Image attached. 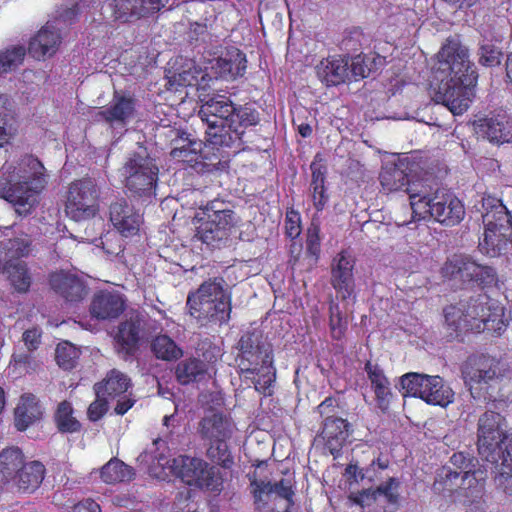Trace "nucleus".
Wrapping results in <instances>:
<instances>
[{
  "label": "nucleus",
  "mask_w": 512,
  "mask_h": 512,
  "mask_svg": "<svg viewBox=\"0 0 512 512\" xmlns=\"http://www.w3.org/2000/svg\"><path fill=\"white\" fill-rule=\"evenodd\" d=\"M478 74L469 60L468 48L457 40H449L438 53L433 100L447 107L453 115H461L474 96Z\"/></svg>",
  "instance_id": "f257e3e1"
},
{
  "label": "nucleus",
  "mask_w": 512,
  "mask_h": 512,
  "mask_svg": "<svg viewBox=\"0 0 512 512\" xmlns=\"http://www.w3.org/2000/svg\"><path fill=\"white\" fill-rule=\"evenodd\" d=\"M47 184L43 164L32 155L23 156L18 166L5 164L0 176V197L9 202L20 216L32 213L38 195Z\"/></svg>",
  "instance_id": "f03ea898"
},
{
  "label": "nucleus",
  "mask_w": 512,
  "mask_h": 512,
  "mask_svg": "<svg viewBox=\"0 0 512 512\" xmlns=\"http://www.w3.org/2000/svg\"><path fill=\"white\" fill-rule=\"evenodd\" d=\"M224 284L223 278H213L189 292L187 312L200 326L210 323L222 325L230 320L231 296L224 289Z\"/></svg>",
  "instance_id": "7ed1b4c3"
},
{
  "label": "nucleus",
  "mask_w": 512,
  "mask_h": 512,
  "mask_svg": "<svg viewBox=\"0 0 512 512\" xmlns=\"http://www.w3.org/2000/svg\"><path fill=\"white\" fill-rule=\"evenodd\" d=\"M464 383L474 399L495 402L493 391L510 375V368L500 358L488 354L470 355L461 365Z\"/></svg>",
  "instance_id": "20e7f679"
},
{
  "label": "nucleus",
  "mask_w": 512,
  "mask_h": 512,
  "mask_svg": "<svg viewBox=\"0 0 512 512\" xmlns=\"http://www.w3.org/2000/svg\"><path fill=\"white\" fill-rule=\"evenodd\" d=\"M152 150V145L137 142L120 170L125 187L133 196L150 199L156 195L159 167Z\"/></svg>",
  "instance_id": "39448f33"
},
{
  "label": "nucleus",
  "mask_w": 512,
  "mask_h": 512,
  "mask_svg": "<svg viewBox=\"0 0 512 512\" xmlns=\"http://www.w3.org/2000/svg\"><path fill=\"white\" fill-rule=\"evenodd\" d=\"M484 237L480 246L491 257L506 254L512 247V217L506 206L492 195L481 200Z\"/></svg>",
  "instance_id": "423d86ee"
},
{
  "label": "nucleus",
  "mask_w": 512,
  "mask_h": 512,
  "mask_svg": "<svg viewBox=\"0 0 512 512\" xmlns=\"http://www.w3.org/2000/svg\"><path fill=\"white\" fill-rule=\"evenodd\" d=\"M512 434L507 432V421L491 409L479 416L477 423V450L486 464L497 463L503 455H510Z\"/></svg>",
  "instance_id": "0eeeda50"
},
{
  "label": "nucleus",
  "mask_w": 512,
  "mask_h": 512,
  "mask_svg": "<svg viewBox=\"0 0 512 512\" xmlns=\"http://www.w3.org/2000/svg\"><path fill=\"white\" fill-rule=\"evenodd\" d=\"M203 102L198 116L207 124L206 134L214 145L228 146L227 129L234 103L226 96L214 95Z\"/></svg>",
  "instance_id": "6e6552de"
},
{
  "label": "nucleus",
  "mask_w": 512,
  "mask_h": 512,
  "mask_svg": "<svg viewBox=\"0 0 512 512\" xmlns=\"http://www.w3.org/2000/svg\"><path fill=\"white\" fill-rule=\"evenodd\" d=\"M151 320L146 313L131 311L118 325L115 336V350L124 360L133 357L139 350L142 341L151 334Z\"/></svg>",
  "instance_id": "1a4fd4ad"
},
{
  "label": "nucleus",
  "mask_w": 512,
  "mask_h": 512,
  "mask_svg": "<svg viewBox=\"0 0 512 512\" xmlns=\"http://www.w3.org/2000/svg\"><path fill=\"white\" fill-rule=\"evenodd\" d=\"M98 198L99 189L95 180H77L70 185L65 212L76 222L89 220L96 214Z\"/></svg>",
  "instance_id": "9d476101"
},
{
  "label": "nucleus",
  "mask_w": 512,
  "mask_h": 512,
  "mask_svg": "<svg viewBox=\"0 0 512 512\" xmlns=\"http://www.w3.org/2000/svg\"><path fill=\"white\" fill-rule=\"evenodd\" d=\"M239 354L236 358L241 375L254 374L260 364H272V349L263 338L261 331L253 330L243 334L238 341Z\"/></svg>",
  "instance_id": "9b49d317"
},
{
  "label": "nucleus",
  "mask_w": 512,
  "mask_h": 512,
  "mask_svg": "<svg viewBox=\"0 0 512 512\" xmlns=\"http://www.w3.org/2000/svg\"><path fill=\"white\" fill-rule=\"evenodd\" d=\"M426 214L418 219L433 218L436 222L446 227L458 225L465 217V207L461 200L449 190L442 188L426 207Z\"/></svg>",
  "instance_id": "f8f14e48"
},
{
  "label": "nucleus",
  "mask_w": 512,
  "mask_h": 512,
  "mask_svg": "<svg viewBox=\"0 0 512 512\" xmlns=\"http://www.w3.org/2000/svg\"><path fill=\"white\" fill-rule=\"evenodd\" d=\"M354 258L347 252L339 253L331 265V285L336 291V297L345 302V309L356 301Z\"/></svg>",
  "instance_id": "ddd939ff"
},
{
  "label": "nucleus",
  "mask_w": 512,
  "mask_h": 512,
  "mask_svg": "<svg viewBox=\"0 0 512 512\" xmlns=\"http://www.w3.org/2000/svg\"><path fill=\"white\" fill-rule=\"evenodd\" d=\"M168 0H112L109 8L115 21L133 23L165 7Z\"/></svg>",
  "instance_id": "4468645a"
},
{
  "label": "nucleus",
  "mask_w": 512,
  "mask_h": 512,
  "mask_svg": "<svg viewBox=\"0 0 512 512\" xmlns=\"http://www.w3.org/2000/svg\"><path fill=\"white\" fill-rule=\"evenodd\" d=\"M441 189L442 187L431 175L409 178L405 192L409 195L413 214L418 218L426 214L428 211L426 207Z\"/></svg>",
  "instance_id": "2eb2a0df"
},
{
  "label": "nucleus",
  "mask_w": 512,
  "mask_h": 512,
  "mask_svg": "<svg viewBox=\"0 0 512 512\" xmlns=\"http://www.w3.org/2000/svg\"><path fill=\"white\" fill-rule=\"evenodd\" d=\"M136 102L133 96L115 91L109 105L97 111L94 118L96 121L108 123L111 127L125 126L135 116Z\"/></svg>",
  "instance_id": "dca6fc26"
},
{
  "label": "nucleus",
  "mask_w": 512,
  "mask_h": 512,
  "mask_svg": "<svg viewBox=\"0 0 512 512\" xmlns=\"http://www.w3.org/2000/svg\"><path fill=\"white\" fill-rule=\"evenodd\" d=\"M171 472L190 486H208L209 480L212 478L205 461L185 455L172 459Z\"/></svg>",
  "instance_id": "f3484780"
},
{
  "label": "nucleus",
  "mask_w": 512,
  "mask_h": 512,
  "mask_svg": "<svg viewBox=\"0 0 512 512\" xmlns=\"http://www.w3.org/2000/svg\"><path fill=\"white\" fill-rule=\"evenodd\" d=\"M195 220H197L198 225H196L194 238L211 248L225 246L229 241L232 231L237 226V224H224L223 221L203 219L199 216H196Z\"/></svg>",
  "instance_id": "a211bd4d"
},
{
  "label": "nucleus",
  "mask_w": 512,
  "mask_h": 512,
  "mask_svg": "<svg viewBox=\"0 0 512 512\" xmlns=\"http://www.w3.org/2000/svg\"><path fill=\"white\" fill-rule=\"evenodd\" d=\"M260 122V113L250 103L244 105L234 104V112L230 117L229 126L227 129L228 146L231 141H239L246 143L244 139L246 130L250 127L258 125Z\"/></svg>",
  "instance_id": "6ab92c4d"
},
{
  "label": "nucleus",
  "mask_w": 512,
  "mask_h": 512,
  "mask_svg": "<svg viewBox=\"0 0 512 512\" xmlns=\"http://www.w3.org/2000/svg\"><path fill=\"white\" fill-rule=\"evenodd\" d=\"M109 214L110 221L122 236L130 237L138 233L142 216L125 199L111 203Z\"/></svg>",
  "instance_id": "aec40b11"
},
{
  "label": "nucleus",
  "mask_w": 512,
  "mask_h": 512,
  "mask_svg": "<svg viewBox=\"0 0 512 512\" xmlns=\"http://www.w3.org/2000/svg\"><path fill=\"white\" fill-rule=\"evenodd\" d=\"M252 493L256 504H267V500L276 495L287 501L289 506L294 504L293 496V483L290 479H281L278 482L272 483L271 481L253 479L251 481Z\"/></svg>",
  "instance_id": "412c9836"
},
{
  "label": "nucleus",
  "mask_w": 512,
  "mask_h": 512,
  "mask_svg": "<svg viewBox=\"0 0 512 512\" xmlns=\"http://www.w3.org/2000/svg\"><path fill=\"white\" fill-rule=\"evenodd\" d=\"M61 43V35L59 28L55 27L50 22L38 31V33L31 38L28 47V53L35 59L41 60L45 56L54 55Z\"/></svg>",
  "instance_id": "4be33fe9"
},
{
  "label": "nucleus",
  "mask_w": 512,
  "mask_h": 512,
  "mask_svg": "<svg viewBox=\"0 0 512 512\" xmlns=\"http://www.w3.org/2000/svg\"><path fill=\"white\" fill-rule=\"evenodd\" d=\"M125 309V300L121 294L110 291H100L93 296L90 313L98 320L117 318Z\"/></svg>",
  "instance_id": "5701e85b"
},
{
  "label": "nucleus",
  "mask_w": 512,
  "mask_h": 512,
  "mask_svg": "<svg viewBox=\"0 0 512 512\" xmlns=\"http://www.w3.org/2000/svg\"><path fill=\"white\" fill-rule=\"evenodd\" d=\"M247 60L244 53L232 47L211 63V70L215 77L235 79L243 76L246 70Z\"/></svg>",
  "instance_id": "b1692460"
},
{
  "label": "nucleus",
  "mask_w": 512,
  "mask_h": 512,
  "mask_svg": "<svg viewBox=\"0 0 512 512\" xmlns=\"http://www.w3.org/2000/svg\"><path fill=\"white\" fill-rule=\"evenodd\" d=\"M476 133L492 143H505L512 139L511 125L506 116L497 115L479 119L474 123Z\"/></svg>",
  "instance_id": "393cba45"
},
{
  "label": "nucleus",
  "mask_w": 512,
  "mask_h": 512,
  "mask_svg": "<svg viewBox=\"0 0 512 512\" xmlns=\"http://www.w3.org/2000/svg\"><path fill=\"white\" fill-rule=\"evenodd\" d=\"M232 423L220 412L208 410L199 422V433L210 441L227 440L232 434Z\"/></svg>",
  "instance_id": "a878e982"
},
{
  "label": "nucleus",
  "mask_w": 512,
  "mask_h": 512,
  "mask_svg": "<svg viewBox=\"0 0 512 512\" xmlns=\"http://www.w3.org/2000/svg\"><path fill=\"white\" fill-rule=\"evenodd\" d=\"M50 285L57 294L68 302H79L87 294L84 282L78 276L69 273L52 275Z\"/></svg>",
  "instance_id": "bb28decb"
},
{
  "label": "nucleus",
  "mask_w": 512,
  "mask_h": 512,
  "mask_svg": "<svg viewBox=\"0 0 512 512\" xmlns=\"http://www.w3.org/2000/svg\"><path fill=\"white\" fill-rule=\"evenodd\" d=\"M350 424L339 417L328 418L323 421L321 435L326 441L330 453L337 456L350 435Z\"/></svg>",
  "instance_id": "cd10ccee"
},
{
  "label": "nucleus",
  "mask_w": 512,
  "mask_h": 512,
  "mask_svg": "<svg viewBox=\"0 0 512 512\" xmlns=\"http://www.w3.org/2000/svg\"><path fill=\"white\" fill-rule=\"evenodd\" d=\"M318 78L327 86H336L349 79V56L321 62L317 67Z\"/></svg>",
  "instance_id": "c85d7f7f"
},
{
  "label": "nucleus",
  "mask_w": 512,
  "mask_h": 512,
  "mask_svg": "<svg viewBox=\"0 0 512 512\" xmlns=\"http://www.w3.org/2000/svg\"><path fill=\"white\" fill-rule=\"evenodd\" d=\"M131 386V379L123 372L112 369L109 371L103 381L94 385L97 397L107 396L111 399L121 397Z\"/></svg>",
  "instance_id": "c756f323"
},
{
  "label": "nucleus",
  "mask_w": 512,
  "mask_h": 512,
  "mask_svg": "<svg viewBox=\"0 0 512 512\" xmlns=\"http://www.w3.org/2000/svg\"><path fill=\"white\" fill-rule=\"evenodd\" d=\"M462 481L461 472L453 470L450 466H443L437 470L432 489L437 494L457 499L462 493L460 490Z\"/></svg>",
  "instance_id": "7c9ffc66"
},
{
  "label": "nucleus",
  "mask_w": 512,
  "mask_h": 512,
  "mask_svg": "<svg viewBox=\"0 0 512 512\" xmlns=\"http://www.w3.org/2000/svg\"><path fill=\"white\" fill-rule=\"evenodd\" d=\"M481 264H478L468 256H455L448 260L442 267L444 277L451 279H460L462 281L472 282L477 276Z\"/></svg>",
  "instance_id": "2f4dec72"
},
{
  "label": "nucleus",
  "mask_w": 512,
  "mask_h": 512,
  "mask_svg": "<svg viewBox=\"0 0 512 512\" xmlns=\"http://www.w3.org/2000/svg\"><path fill=\"white\" fill-rule=\"evenodd\" d=\"M173 132L175 137L171 140L172 150L170 152L172 158L186 161L190 155H196L201 151L202 142L191 133L180 129Z\"/></svg>",
  "instance_id": "473e14b6"
},
{
  "label": "nucleus",
  "mask_w": 512,
  "mask_h": 512,
  "mask_svg": "<svg viewBox=\"0 0 512 512\" xmlns=\"http://www.w3.org/2000/svg\"><path fill=\"white\" fill-rule=\"evenodd\" d=\"M45 468L38 461L25 463L13 480L19 491L33 492L44 478Z\"/></svg>",
  "instance_id": "72a5a7b5"
},
{
  "label": "nucleus",
  "mask_w": 512,
  "mask_h": 512,
  "mask_svg": "<svg viewBox=\"0 0 512 512\" xmlns=\"http://www.w3.org/2000/svg\"><path fill=\"white\" fill-rule=\"evenodd\" d=\"M42 416V408L33 394H26L21 397L20 403L15 409L16 427L18 430H25L34 421Z\"/></svg>",
  "instance_id": "f704fd0d"
},
{
  "label": "nucleus",
  "mask_w": 512,
  "mask_h": 512,
  "mask_svg": "<svg viewBox=\"0 0 512 512\" xmlns=\"http://www.w3.org/2000/svg\"><path fill=\"white\" fill-rule=\"evenodd\" d=\"M2 262L10 263L21 257H28L32 252V239L28 235L0 241Z\"/></svg>",
  "instance_id": "c9c22d12"
},
{
  "label": "nucleus",
  "mask_w": 512,
  "mask_h": 512,
  "mask_svg": "<svg viewBox=\"0 0 512 512\" xmlns=\"http://www.w3.org/2000/svg\"><path fill=\"white\" fill-rule=\"evenodd\" d=\"M207 364L198 358H187L180 361L175 369L177 381L187 385L194 381H200L207 373Z\"/></svg>",
  "instance_id": "e433bc0d"
},
{
  "label": "nucleus",
  "mask_w": 512,
  "mask_h": 512,
  "mask_svg": "<svg viewBox=\"0 0 512 512\" xmlns=\"http://www.w3.org/2000/svg\"><path fill=\"white\" fill-rule=\"evenodd\" d=\"M24 456L18 447H9L0 452V473L2 480L13 481L24 466Z\"/></svg>",
  "instance_id": "4c0bfd02"
},
{
  "label": "nucleus",
  "mask_w": 512,
  "mask_h": 512,
  "mask_svg": "<svg viewBox=\"0 0 512 512\" xmlns=\"http://www.w3.org/2000/svg\"><path fill=\"white\" fill-rule=\"evenodd\" d=\"M201 212H198L196 216L202 217L203 219L223 221L224 224L232 223L238 224L240 218L231 209L230 204L225 201L215 199L208 202L203 208H200Z\"/></svg>",
  "instance_id": "58836bf2"
},
{
  "label": "nucleus",
  "mask_w": 512,
  "mask_h": 512,
  "mask_svg": "<svg viewBox=\"0 0 512 512\" xmlns=\"http://www.w3.org/2000/svg\"><path fill=\"white\" fill-rule=\"evenodd\" d=\"M488 301L489 298L486 295H478L460 303L471 331L481 332L483 329L482 318L487 310Z\"/></svg>",
  "instance_id": "ea45409f"
},
{
  "label": "nucleus",
  "mask_w": 512,
  "mask_h": 512,
  "mask_svg": "<svg viewBox=\"0 0 512 512\" xmlns=\"http://www.w3.org/2000/svg\"><path fill=\"white\" fill-rule=\"evenodd\" d=\"M134 477V469L117 458H112L101 469V478L108 484L129 482L133 480Z\"/></svg>",
  "instance_id": "a19ab883"
},
{
  "label": "nucleus",
  "mask_w": 512,
  "mask_h": 512,
  "mask_svg": "<svg viewBox=\"0 0 512 512\" xmlns=\"http://www.w3.org/2000/svg\"><path fill=\"white\" fill-rule=\"evenodd\" d=\"M428 385L427 392L423 398L428 404L445 407L453 401L454 392L444 383L441 377L433 376Z\"/></svg>",
  "instance_id": "79ce46f5"
},
{
  "label": "nucleus",
  "mask_w": 512,
  "mask_h": 512,
  "mask_svg": "<svg viewBox=\"0 0 512 512\" xmlns=\"http://www.w3.org/2000/svg\"><path fill=\"white\" fill-rule=\"evenodd\" d=\"M498 40L487 35H481L478 42V62L485 67H496L501 64L502 50L496 45Z\"/></svg>",
  "instance_id": "37998d69"
},
{
  "label": "nucleus",
  "mask_w": 512,
  "mask_h": 512,
  "mask_svg": "<svg viewBox=\"0 0 512 512\" xmlns=\"http://www.w3.org/2000/svg\"><path fill=\"white\" fill-rule=\"evenodd\" d=\"M151 352L157 359L176 361L182 357L183 351L168 335H158L151 341Z\"/></svg>",
  "instance_id": "c03bdc74"
},
{
  "label": "nucleus",
  "mask_w": 512,
  "mask_h": 512,
  "mask_svg": "<svg viewBox=\"0 0 512 512\" xmlns=\"http://www.w3.org/2000/svg\"><path fill=\"white\" fill-rule=\"evenodd\" d=\"M4 271L8 274V278L15 290L19 293H26L29 290L32 278L24 261L5 263Z\"/></svg>",
  "instance_id": "a18cd8bd"
},
{
  "label": "nucleus",
  "mask_w": 512,
  "mask_h": 512,
  "mask_svg": "<svg viewBox=\"0 0 512 512\" xmlns=\"http://www.w3.org/2000/svg\"><path fill=\"white\" fill-rule=\"evenodd\" d=\"M486 477V472L480 468H474L473 472L461 475L463 481L460 482V490H462L460 497H471L473 498V501H475L476 498H481Z\"/></svg>",
  "instance_id": "49530a36"
},
{
  "label": "nucleus",
  "mask_w": 512,
  "mask_h": 512,
  "mask_svg": "<svg viewBox=\"0 0 512 512\" xmlns=\"http://www.w3.org/2000/svg\"><path fill=\"white\" fill-rule=\"evenodd\" d=\"M432 377L415 372L407 373L401 377V386L406 394L423 400L429 386L428 383L431 382Z\"/></svg>",
  "instance_id": "de8ad7c7"
},
{
  "label": "nucleus",
  "mask_w": 512,
  "mask_h": 512,
  "mask_svg": "<svg viewBox=\"0 0 512 512\" xmlns=\"http://www.w3.org/2000/svg\"><path fill=\"white\" fill-rule=\"evenodd\" d=\"M250 380L256 391L267 394V390L275 381L276 372L272 364H260L254 374L243 375Z\"/></svg>",
  "instance_id": "09e8293b"
},
{
  "label": "nucleus",
  "mask_w": 512,
  "mask_h": 512,
  "mask_svg": "<svg viewBox=\"0 0 512 512\" xmlns=\"http://www.w3.org/2000/svg\"><path fill=\"white\" fill-rule=\"evenodd\" d=\"M409 178L410 177L404 172V170L397 165L386 168L380 174L381 185L389 191H405Z\"/></svg>",
  "instance_id": "8fccbe9b"
},
{
  "label": "nucleus",
  "mask_w": 512,
  "mask_h": 512,
  "mask_svg": "<svg viewBox=\"0 0 512 512\" xmlns=\"http://www.w3.org/2000/svg\"><path fill=\"white\" fill-rule=\"evenodd\" d=\"M354 304L348 306V310L345 309V302H343V308L338 303H332L330 305V331L334 339H341L347 329L346 314L352 312L351 307Z\"/></svg>",
  "instance_id": "3c124183"
},
{
  "label": "nucleus",
  "mask_w": 512,
  "mask_h": 512,
  "mask_svg": "<svg viewBox=\"0 0 512 512\" xmlns=\"http://www.w3.org/2000/svg\"><path fill=\"white\" fill-rule=\"evenodd\" d=\"M445 323L449 329L456 333V337L460 332L470 331V324L465 317L464 310L461 306H448L444 309Z\"/></svg>",
  "instance_id": "603ef678"
},
{
  "label": "nucleus",
  "mask_w": 512,
  "mask_h": 512,
  "mask_svg": "<svg viewBox=\"0 0 512 512\" xmlns=\"http://www.w3.org/2000/svg\"><path fill=\"white\" fill-rule=\"evenodd\" d=\"M502 317L503 308L495 303H488L487 310L485 311L484 316L482 318L483 329L481 330V332L491 331L501 334V332L504 331L506 327Z\"/></svg>",
  "instance_id": "864d4df0"
},
{
  "label": "nucleus",
  "mask_w": 512,
  "mask_h": 512,
  "mask_svg": "<svg viewBox=\"0 0 512 512\" xmlns=\"http://www.w3.org/2000/svg\"><path fill=\"white\" fill-rule=\"evenodd\" d=\"M399 487L398 479L391 477L386 482L381 483L375 488L379 503L388 504L394 507L399 505Z\"/></svg>",
  "instance_id": "5fc2aeb1"
},
{
  "label": "nucleus",
  "mask_w": 512,
  "mask_h": 512,
  "mask_svg": "<svg viewBox=\"0 0 512 512\" xmlns=\"http://www.w3.org/2000/svg\"><path fill=\"white\" fill-rule=\"evenodd\" d=\"M320 227L314 222L311 223L310 227L307 230V239H306V259L307 265L309 268L314 267L319 259L321 252V244H320Z\"/></svg>",
  "instance_id": "6e6d98bb"
},
{
  "label": "nucleus",
  "mask_w": 512,
  "mask_h": 512,
  "mask_svg": "<svg viewBox=\"0 0 512 512\" xmlns=\"http://www.w3.org/2000/svg\"><path fill=\"white\" fill-rule=\"evenodd\" d=\"M207 456L211 461L223 468H231L234 464L233 456L231 455L226 440L211 441L207 450Z\"/></svg>",
  "instance_id": "4d7b16f0"
},
{
  "label": "nucleus",
  "mask_w": 512,
  "mask_h": 512,
  "mask_svg": "<svg viewBox=\"0 0 512 512\" xmlns=\"http://www.w3.org/2000/svg\"><path fill=\"white\" fill-rule=\"evenodd\" d=\"M26 49L18 45L11 49H6L0 53V75L8 73L17 68L24 59Z\"/></svg>",
  "instance_id": "13d9d810"
},
{
  "label": "nucleus",
  "mask_w": 512,
  "mask_h": 512,
  "mask_svg": "<svg viewBox=\"0 0 512 512\" xmlns=\"http://www.w3.org/2000/svg\"><path fill=\"white\" fill-rule=\"evenodd\" d=\"M72 407L69 402L59 404L55 418L58 429L61 432H76L80 429V423L72 416Z\"/></svg>",
  "instance_id": "bf43d9fd"
},
{
  "label": "nucleus",
  "mask_w": 512,
  "mask_h": 512,
  "mask_svg": "<svg viewBox=\"0 0 512 512\" xmlns=\"http://www.w3.org/2000/svg\"><path fill=\"white\" fill-rule=\"evenodd\" d=\"M80 356V351L69 342H62L56 348L57 364L64 370H71L75 367Z\"/></svg>",
  "instance_id": "052dcab7"
},
{
  "label": "nucleus",
  "mask_w": 512,
  "mask_h": 512,
  "mask_svg": "<svg viewBox=\"0 0 512 512\" xmlns=\"http://www.w3.org/2000/svg\"><path fill=\"white\" fill-rule=\"evenodd\" d=\"M366 42L367 38L362 30L353 27L344 31L339 47L342 51L346 52V55L350 56V53L359 51Z\"/></svg>",
  "instance_id": "680f3d73"
},
{
  "label": "nucleus",
  "mask_w": 512,
  "mask_h": 512,
  "mask_svg": "<svg viewBox=\"0 0 512 512\" xmlns=\"http://www.w3.org/2000/svg\"><path fill=\"white\" fill-rule=\"evenodd\" d=\"M12 119L11 101L7 95L0 94V147L10 134L8 125Z\"/></svg>",
  "instance_id": "e2e57ef3"
},
{
  "label": "nucleus",
  "mask_w": 512,
  "mask_h": 512,
  "mask_svg": "<svg viewBox=\"0 0 512 512\" xmlns=\"http://www.w3.org/2000/svg\"><path fill=\"white\" fill-rule=\"evenodd\" d=\"M450 464L453 466V470L461 472V475L465 473H471L474 471L479 464L477 458L471 456L469 453L456 452L450 457Z\"/></svg>",
  "instance_id": "0e129e2a"
},
{
  "label": "nucleus",
  "mask_w": 512,
  "mask_h": 512,
  "mask_svg": "<svg viewBox=\"0 0 512 512\" xmlns=\"http://www.w3.org/2000/svg\"><path fill=\"white\" fill-rule=\"evenodd\" d=\"M372 68L368 65L365 56L358 54L354 57L349 56V76L355 80L368 77Z\"/></svg>",
  "instance_id": "69168bd1"
},
{
  "label": "nucleus",
  "mask_w": 512,
  "mask_h": 512,
  "mask_svg": "<svg viewBox=\"0 0 512 512\" xmlns=\"http://www.w3.org/2000/svg\"><path fill=\"white\" fill-rule=\"evenodd\" d=\"M480 270L481 271L477 272V276L473 278L472 282H475L482 287H492L497 285L498 278L494 268L487 265H481Z\"/></svg>",
  "instance_id": "338daca9"
},
{
  "label": "nucleus",
  "mask_w": 512,
  "mask_h": 512,
  "mask_svg": "<svg viewBox=\"0 0 512 512\" xmlns=\"http://www.w3.org/2000/svg\"><path fill=\"white\" fill-rule=\"evenodd\" d=\"M356 505L364 507H370L375 503H379L377 494L375 492V488H367L358 491L357 493H352L349 497Z\"/></svg>",
  "instance_id": "774afa93"
}]
</instances>
